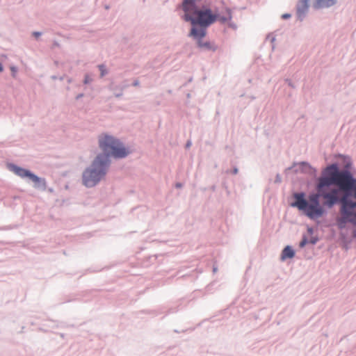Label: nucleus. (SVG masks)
<instances>
[{
    "label": "nucleus",
    "mask_w": 356,
    "mask_h": 356,
    "mask_svg": "<svg viewBox=\"0 0 356 356\" xmlns=\"http://www.w3.org/2000/svg\"><path fill=\"white\" fill-rule=\"evenodd\" d=\"M12 170L18 176H19L22 178L28 177L32 181L37 183L40 181V178L38 177L36 175L32 174L30 171L17 167V166H13Z\"/></svg>",
    "instance_id": "nucleus-5"
},
{
    "label": "nucleus",
    "mask_w": 356,
    "mask_h": 356,
    "mask_svg": "<svg viewBox=\"0 0 356 356\" xmlns=\"http://www.w3.org/2000/svg\"><path fill=\"white\" fill-rule=\"evenodd\" d=\"M3 71V66L0 63V72Z\"/></svg>",
    "instance_id": "nucleus-17"
},
{
    "label": "nucleus",
    "mask_w": 356,
    "mask_h": 356,
    "mask_svg": "<svg viewBox=\"0 0 356 356\" xmlns=\"http://www.w3.org/2000/svg\"><path fill=\"white\" fill-rule=\"evenodd\" d=\"M290 17H291V15H289V14H284L282 15V18H284V19H287V18H289Z\"/></svg>",
    "instance_id": "nucleus-13"
},
{
    "label": "nucleus",
    "mask_w": 356,
    "mask_h": 356,
    "mask_svg": "<svg viewBox=\"0 0 356 356\" xmlns=\"http://www.w3.org/2000/svg\"><path fill=\"white\" fill-rule=\"evenodd\" d=\"M294 255H295L294 250L290 246H286L282 250V255H281V259L285 260L286 259H291L294 257Z\"/></svg>",
    "instance_id": "nucleus-10"
},
{
    "label": "nucleus",
    "mask_w": 356,
    "mask_h": 356,
    "mask_svg": "<svg viewBox=\"0 0 356 356\" xmlns=\"http://www.w3.org/2000/svg\"><path fill=\"white\" fill-rule=\"evenodd\" d=\"M181 7L184 12V19L193 26L208 27L216 22L217 14L207 7L198 8L195 0H184Z\"/></svg>",
    "instance_id": "nucleus-4"
},
{
    "label": "nucleus",
    "mask_w": 356,
    "mask_h": 356,
    "mask_svg": "<svg viewBox=\"0 0 356 356\" xmlns=\"http://www.w3.org/2000/svg\"><path fill=\"white\" fill-rule=\"evenodd\" d=\"M99 67L101 72V76H103L106 73L105 67L104 65H99Z\"/></svg>",
    "instance_id": "nucleus-12"
},
{
    "label": "nucleus",
    "mask_w": 356,
    "mask_h": 356,
    "mask_svg": "<svg viewBox=\"0 0 356 356\" xmlns=\"http://www.w3.org/2000/svg\"><path fill=\"white\" fill-rule=\"evenodd\" d=\"M328 170L332 172L334 185L346 192L339 198L342 220L356 225V179L347 170L339 171L337 164L329 165Z\"/></svg>",
    "instance_id": "nucleus-3"
},
{
    "label": "nucleus",
    "mask_w": 356,
    "mask_h": 356,
    "mask_svg": "<svg viewBox=\"0 0 356 356\" xmlns=\"http://www.w3.org/2000/svg\"><path fill=\"white\" fill-rule=\"evenodd\" d=\"M198 43V46L200 47H204V48H207V49H211L212 47L211 45V44L209 42H203L200 40H199L197 42Z\"/></svg>",
    "instance_id": "nucleus-11"
},
{
    "label": "nucleus",
    "mask_w": 356,
    "mask_h": 356,
    "mask_svg": "<svg viewBox=\"0 0 356 356\" xmlns=\"http://www.w3.org/2000/svg\"><path fill=\"white\" fill-rule=\"evenodd\" d=\"M305 241H302L300 243V247H303L305 245Z\"/></svg>",
    "instance_id": "nucleus-16"
},
{
    "label": "nucleus",
    "mask_w": 356,
    "mask_h": 356,
    "mask_svg": "<svg viewBox=\"0 0 356 356\" xmlns=\"http://www.w3.org/2000/svg\"><path fill=\"white\" fill-rule=\"evenodd\" d=\"M99 143L104 154L98 155L91 168L86 169L83 172V183L87 187L95 186L104 177L109 162V156L122 158L129 154V151L118 140L110 136H101Z\"/></svg>",
    "instance_id": "nucleus-2"
},
{
    "label": "nucleus",
    "mask_w": 356,
    "mask_h": 356,
    "mask_svg": "<svg viewBox=\"0 0 356 356\" xmlns=\"http://www.w3.org/2000/svg\"><path fill=\"white\" fill-rule=\"evenodd\" d=\"M90 81L88 76H86L84 83H88Z\"/></svg>",
    "instance_id": "nucleus-14"
},
{
    "label": "nucleus",
    "mask_w": 356,
    "mask_h": 356,
    "mask_svg": "<svg viewBox=\"0 0 356 356\" xmlns=\"http://www.w3.org/2000/svg\"><path fill=\"white\" fill-rule=\"evenodd\" d=\"M309 0H300L297 6V13L299 17H302L308 9Z\"/></svg>",
    "instance_id": "nucleus-9"
},
{
    "label": "nucleus",
    "mask_w": 356,
    "mask_h": 356,
    "mask_svg": "<svg viewBox=\"0 0 356 356\" xmlns=\"http://www.w3.org/2000/svg\"><path fill=\"white\" fill-rule=\"evenodd\" d=\"M337 0H315L313 6L318 9L323 7H330L334 5Z\"/></svg>",
    "instance_id": "nucleus-8"
},
{
    "label": "nucleus",
    "mask_w": 356,
    "mask_h": 356,
    "mask_svg": "<svg viewBox=\"0 0 356 356\" xmlns=\"http://www.w3.org/2000/svg\"><path fill=\"white\" fill-rule=\"evenodd\" d=\"M207 28V27L204 26L195 27V26H193V27L191 30L190 35L196 39L198 42L206 35Z\"/></svg>",
    "instance_id": "nucleus-6"
},
{
    "label": "nucleus",
    "mask_w": 356,
    "mask_h": 356,
    "mask_svg": "<svg viewBox=\"0 0 356 356\" xmlns=\"http://www.w3.org/2000/svg\"><path fill=\"white\" fill-rule=\"evenodd\" d=\"M332 179V172L328 170L327 166L325 169L323 176L318 179L316 186L317 193L310 195L308 201L304 198V193H296L294 195L296 202L291 206L303 211L305 215L311 219L321 217L325 213V209L319 203L320 197L325 200L323 205L328 208H332L339 202V190L331 187L334 184Z\"/></svg>",
    "instance_id": "nucleus-1"
},
{
    "label": "nucleus",
    "mask_w": 356,
    "mask_h": 356,
    "mask_svg": "<svg viewBox=\"0 0 356 356\" xmlns=\"http://www.w3.org/2000/svg\"><path fill=\"white\" fill-rule=\"evenodd\" d=\"M33 35H35L36 37H38L40 35V33L38 32H35V33H33Z\"/></svg>",
    "instance_id": "nucleus-15"
},
{
    "label": "nucleus",
    "mask_w": 356,
    "mask_h": 356,
    "mask_svg": "<svg viewBox=\"0 0 356 356\" xmlns=\"http://www.w3.org/2000/svg\"><path fill=\"white\" fill-rule=\"evenodd\" d=\"M181 184H177V187H181Z\"/></svg>",
    "instance_id": "nucleus-18"
},
{
    "label": "nucleus",
    "mask_w": 356,
    "mask_h": 356,
    "mask_svg": "<svg viewBox=\"0 0 356 356\" xmlns=\"http://www.w3.org/2000/svg\"><path fill=\"white\" fill-rule=\"evenodd\" d=\"M232 15L230 9L226 8L221 14H217L216 21L225 24L232 20Z\"/></svg>",
    "instance_id": "nucleus-7"
}]
</instances>
